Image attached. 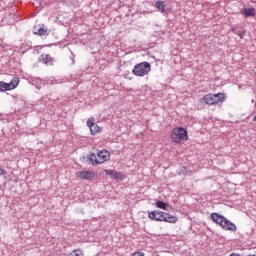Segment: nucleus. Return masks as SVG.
Masks as SVG:
<instances>
[{
  "mask_svg": "<svg viewBox=\"0 0 256 256\" xmlns=\"http://www.w3.org/2000/svg\"><path fill=\"white\" fill-rule=\"evenodd\" d=\"M148 217L152 221H160L164 223H177V221H179L177 216H173L167 212H163L159 210H154L149 212Z\"/></svg>",
  "mask_w": 256,
  "mask_h": 256,
  "instance_id": "nucleus-1",
  "label": "nucleus"
},
{
  "mask_svg": "<svg viewBox=\"0 0 256 256\" xmlns=\"http://www.w3.org/2000/svg\"><path fill=\"white\" fill-rule=\"evenodd\" d=\"M210 219L216 225H219L224 231H237V226L233 222L229 221L225 216L219 215V213H211Z\"/></svg>",
  "mask_w": 256,
  "mask_h": 256,
  "instance_id": "nucleus-2",
  "label": "nucleus"
},
{
  "mask_svg": "<svg viewBox=\"0 0 256 256\" xmlns=\"http://www.w3.org/2000/svg\"><path fill=\"white\" fill-rule=\"evenodd\" d=\"M170 139L172 143H176L177 145H179V143H183V141H189L187 129L181 126L173 128L170 133Z\"/></svg>",
  "mask_w": 256,
  "mask_h": 256,
  "instance_id": "nucleus-3",
  "label": "nucleus"
},
{
  "mask_svg": "<svg viewBox=\"0 0 256 256\" xmlns=\"http://www.w3.org/2000/svg\"><path fill=\"white\" fill-rule=\"evenodd\" d=\"M202 101H204L205 105H219L227 101V95L225 93H208L203 96Z\"/></svg>",
  "mask_w": 256,
  "mask_h": 256,
  "instance_id": "nucleus-4",
  "label": "nucleus"
},
{
  "mask_svg": "<svg viewBox=\"0 0 256 256\" xmlns=\"http://www.w3.org/2000/svg\"><path fill=\"white\" fill-rule=\"evenodd\" d=\"M109 159H111V152L107 150H98L97 155L90 154V161L95 165H103V163H107Z\"/></svg>",
  "mask_w": 256,
  "mask_h": 256,
  "instance_id": "nucleus-5",
  "label": "nucleus"
},
{
  "mask_svg": "<svg viewBox=\"0 0 256 256\" xmlns=\"http://www.w3.org/2000/svg\"><path fill=\"white\" fill-rule=\"evenodd\" d=\"M149 71H151V64L149 62H141L134 66L132 73L136 77H145V75L149 74Z\"/></svg>",
  "mask_w": 256,
  "mask_h": 256,
  "instance_id": "nucleus-6",
  "label": "nucleus"
},
{
  "mask_svg": "<svg viewBox=\"0 0 256 256\" xmlns=\"http://www.w3.org/2000/svg\"><path fill=\"white\" fill-rule=\"evenodd\" d=\"M19 77H13L10 83L0 81V91L5 93V91H13L19 87Z\"/></svg>",
  "mask_w": 256,
  "mask_h": 256,
  "instance_id": "nucleus-7",
  "label": "nucleus"
},
{
  "mask_svg": "<svg viewBox=\"0 0 256 256\" xmlns=\"http://www.w3.org/2000/svg\"><path fill=\"white\" fill-rule=\"evenodd\" d=\"M87 127H89L91 135H97V133H101L103 128L99 127L97 123H95V118L91 117L86 122Z\"/></svg>",
  "mask_w": 256,
  "mask_h": 256,
  "instance_id": "nucleus-8",
  "label": "nucleus"
},
{
  "mask_svg": "<svg viewBox=\"0 0 256 256\" xmlns=\"http://www.w3.org/2000/svg\"><path fill=\"white\" fill-rule=\"evenodd\" d=\"M76 177H78V179H85L87 181H91L92 179H95L97 177V174L94 171L83 170L77 172Z\"/></svg>",
  "mask_w": 256,
  "mask_h": 256,
  "instance_id": "nucleus-9",
  "label": "nucleus"
},
{
  "mask_svg": "<svg viewBox=\"0 0 256 256\" xmlns=\"http://www.w3.org/2000/svg\"><path fill=\"white\" fill-rule=\"evenodd\" d=\"M106 175H109L112 179H118L120 181H123L125 179V174L122 172H117V170H104Z\"/></svg>",
  "mask_w": 256,
  "mask_h": 256,
  "instance_id": "nucleus-10",
  "label": "nucleus"
},
{
  "mask_svg": "<svg viewBox=\"0 0 256 256\" xmlns=\"http://www.w3.org/2000/svg\"><path fill=\"white\" fill-rule=\"evenodd\" d=\"M41 63L44 65H53L55 63V58H53L50 54H42L40 55Z\"/></svg>",
  "mask_w": 256,
  "mask_h": 256,
  "instance_id": "nucleus-11",
  "label": "nucleus"
},
{
  "mask_svg": "<svg viewBox=\"0 0 256 256\" xmlns=\"http://www.w3.org/2000/svg\"><path fill=\"white\" fill-rule=\"evenodd\" d=\"M34 35H39L40 37H45V35H49V29L45 27V25L40 26L36 31H34Z\"/></svg>",
  "mask_w": 256,
  "mask_h": 256,
  "instance_id": "nucleus-12",
  "label": "nucleus"
},
{
  "mask_svg": "<svg viewBox=\"0 0 256 256\" xmlns=\"http://www.w3.org/2000/svg\"><path fill=\"white\" fill-rule=\"evenodd\" d=\"M242 13L245 17H255V8H244Z\"/></svg>",
  "mask_w": 256,
  "mask_h": 256,
  "instance_id": "nucleus-13",
  "label": "nucleus"
},
{
  "mask_svg": "<svg viewBox=\"0 0 256 256\" xmlns=\"http://www.w3.org/2000/svg\"><path fill=\"white\" fill-rule=\"evenodd\" d=\"M155 7L160 11L161 13H165V2L164 1H156Z\"/></svg>",
  "mask_w": 256,
  "mask_h": 256,
  "instance_id": "nucleus-14",
  "label": "nucleus"
},
{
  "mask_svg": "<svg viewBox=\"0 0 256 256\" xmlns=\"http://www.w3.org/2000/svg\"><path fill=\"white\" fill-rule=\"evenodd\" d=\"M156 207L158 209H163L164 211H167V203H165L163 201H157L156 202Z\"/></svg>",
  "mask_w": 256,
  "mask_h": 256,
  "instance_id": "nucleus-15",
  "label": "nucleus"
},
{
  "mask_svg": "<svg viewBox=\"0 0 256 256\" xmlns=\"http://www.w3.org/2000/svg\"><path fill=\"white\" fill-rule=\"evenodd\" d=\"M232 32L235 33V35H238L240 39H243V37H245V30H242V32H237V29L232 28Z\"/></svg>",
  "mask_w": 256,
  "mask_h": 256,
  "instance_id": "nucleus-16",
  "label": "nucleus"
},
{
  "mask_svg": "<svg viewBox=\"0 0 256 256\" xmlns=\"http://www.w3.org/2000/svg\"><path fill=\"white\" fill-rule=\"evenodd\" d=\"M71 256H83V250L77 249L71 253Z\"/></svg>",
  "mask_w": 256,
  "mask_h": 256,
  "instance_id": "nucleus-17",
  "label": "nucleus"
},
{
  "mask_svg": "<svg viewBox=\"0 0 256 256\" xmlns=\"http://www.w3.org/2000/svg\"><path fill=\"white\" fill-rule=\"evenodd\" d=\"M132 256H145V254L143 252L136 251V252L133 253Z\"/></svg>",
  "mask_w": 256,
  "mask_h": 256,
  "instance_id": "nucleus-18",
  "label": "nucleus"
},
{
  "mask_svg": "<svg viewBox=\"0 0 256 256\" xmlns=\"http://www.w3.org/2000/svg\"><path fill=\"white\" fill-rule=\"evenodd\" d=\"M0 175H7V172H5L3 169H0Z\"/></svg>",
  "mask_w": 256,
  "mask_h": 256,
  "instance_id": "nucleus-19",
  "label": "nucleus"
},
{
  "mask_svg": "<svg viewBox=\"0 0 256 256\" xmlns=\"http://www.w3.org/2000/svg\"><path fill=\"white\" fill-rule=\"evenodd\" d=\"M253 121H255V122H256V115L254 116Z\"/></svg>",
  "mask_w": 256,
  "mask_h": 256,
  "instance_id": "nucleus-20",
  "label": "nucleus"
}]
</instances>
